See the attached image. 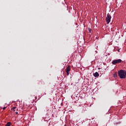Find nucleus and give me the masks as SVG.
<instances>
[{
	"instance_id": "obj_12",
	"label": "nucleus",
	"mask_w": 126,
	"mask_h": 126,
	"mask_svg": "<svg viewBox=\"0 0 126 126\" xmlns=\"http://www.w3.org/2000/svg\"><path fill=\"white\" fill-rule=\"evenodd\" d=\"M7 108V106L3 107V110H5V109Z\"/></svg>"
},
{
	"instance_id": "obj_11",
	"label": "nucleus",
	"mask_w": 126,
	"mask_h": 126,
	"mask_svg": "<svg viewBox=\"0 0 126 126\" xmlns=\"http://www.w3.org/2000/svg\"><path fill=\"white\" fill-rule=\"evenodd\" d=\"M114 77H117V73H115L114 74Z\"/></svg>"
},
{
	"instance_id": "obj_7",
	"label": "nucleus",
	"mask_w": 126,
	"mask_h": 126,
	"mask_svg": "<svg viewBox=\"0 0 126 126\" xmlns=\"http://www.w3.org/2000/svg\"><path fill=\"white\" fill-rule=\"evenodd\" d=\"M12 110L13 111H18V108L17 107H12Z\"/></svg>"
},
{
	"instance_id": "obj_8",
	"label": "nucleus",
	"mask_w": 126,
	"mask_h": 126,
	"mask_svg": "<svg viewBox=\"0 0 126 126\" xmlns=\"http://www.w3.org/2000/svg\"><path fill=\"white\" fill-rule=\"evenodd\" d=\"M11 122H7V124H6V126H11Z\"/></svg>"
},
{
	"instance_id": "obj_10",
	"label": "nucleus",
	"mask_w": 126,
	"mask_h": 126,
	"mask_svg": "<svg viewBox=\"0 0 126 126\" xmlns=\"http://www.w3.org/2000/svg\"><path fill=\"white\" fill-rule=\"evenodd\" d=\"M120 124H121V122H115L114 125H119Z\"/></svg>"
},
{
	"instance_id": "obj_1",
	"label": "nucleus",
	"mask_w": 126,
	"mask_h": 126,
	"mask_svg": "<svg viewBox=\"0 0 126 126\" xmlns=\"http://www.w3.org/2000/svg\"><path fill=\"white\" fill-rule=\"evenodd\" d=\"M118 74L121 79H125L126 78V72L123 69L119 71Z\"/></svg>"
},
{
	"instance_id": "obj_6",
	"label": "nucleus",
	"mask_w": 126,
	"mask_h": 126,
	"mask_svg": "<svg viewBox=\"0 0 126 126\" xmlns=\"http://www.w3.org/2000/svg\"><path fill=\"white\" fill-rule=\"evenodd\" d=\"M93 75L94 77H98L99 76V74L98 72H95L93 74Z\"/></svg>"
},
{
	"instance_id": "obj_5",
	"label": "nucleus",
	"mask_w": 126,
	"mask_h": 126,
	"mask_svg": "<svg viewBox=\"0 0 126 126\" xmlns=\"http://www.w3.org/2000/svg\"><path fill=\"white\" fill-rule=\"evenodd\" d=\"M88 108V106L87 104H84V105L82 106V112L83 113L85 112V111H87Z\"/></svg>"
},
{
	"instance_id": "obj_2",
	"label": "nucleus",
	"mask_w": 126,
	"mask_h": 126,
	"mask_svg": "<svg viewBox=\"0 0 126 126\" xmlns=\"http://www.w3.org/2000/svg\"><path fill=\"white\" fill-rule=\"evenodd\" d=\"M111 19H112L111 15L110 14H109V13H108L107 14V16L106 18V22L107 24H109L111 22Z\"/></svg>"
},
{
	"instance_id": "obj_4",
	"label": "nucleus",
	"mask_w": 126,
	"mask_h": 126,
	"mask_svg": "<svg viewBox=\"0 0 126 126\" xmlns=\"http://www.w3.org/2000/svg\"><path fill=\"white\" fill-rule=\"evenodd\" d=\"M65 70H66V73L67 76H68L69 75L70 71L71 70L70 66L68 65L67 67L66 68Z\"/></svg>"
},
{
	"instance_id": "obj_3",
	"label": "nucleus",
	"mask_w": 126,
	"mask_h": 126,
	"mask_svg": "<svg viewBox=\"0 0 126 126\" xmlns=\"http://www.w3.org/2000/svg\"><path fill=\"white\" fill-rule=\"evenodd\" d=\"M122 62V60L121 59H117V60H114L112 61V63L113 64H118Z\"/></svg>"
},
{
	"instance_id": "obj_9",
	"label": "nucleus",
	"mask_w": 126,
	"mask_h": 126,
	"mask_svg": "<svg viewBox=\"0 0 126 126\" xmlns=\"http://www.w3.org/2000/svg\"><path fill=\"white\" fill-rule=\"evenodd\" d=\"M88 31L90 33H92V29L90 28H88Z\"/></svg>"
},
{
	"instance_id": "obj_13",
	"label": "nucleus",
	"mask_w": 126,
	"mask_h": 126,
	"mask_svg": "<svg viewBox=\"0 0 126 126\" xmlns=\"http://www.w3.org/2000/svg\"><path fill=\"white\" fill-rule=\"evenodd\" d=\"M15 114L18 115V112L17 111H16Z\"/></svg>"
}]
</instances>
